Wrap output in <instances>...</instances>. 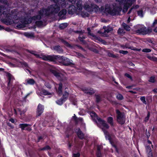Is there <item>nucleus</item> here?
Returning <instances> with one entry per match:
<instances>
[{
  "mask_svg": "<svg viewBox=\"0 0 157 157\" xmlns=\"http://www.w3.org/2000/svg\"><path fill=\"white\" fill-rule=\"evenodd\" d=\"M52 1L54 2L55 3L51 5V6H52L54 5H57L59 8V10H60V7L57 4V3H58V4L60 5L62 7H66V5L67 4V1L66 0H51ZM59 10L58 11H59Z\"/></svg>",
  "mask_w": 157,
  "mask_h": 157,
  "instance_id": "obj_10",
  "label": "nucleus"
},
{
  "mask_svg": "<svg viewBox=\"0 0 157 157\" xmlns=\"http://www.w3.org/2000/svg\"><path fill=\"white\" fill-rule=\"evenodd\" d=\"M76 132L77 133L78 136L80 139H82L84 138V135L81 131L79 128H77L76 129Z\"/></svg>",
  "mask_w": 157,
  "mask_h": 157,
  "instance_id": "obj_14",
  "label": "nucleus"
},
{
  "mask_svg": "<svg viewBox=\"0 0 157 157\" xmlns=\"http://www.w3.org/2000/svg\"><path fill=\"white\" fill-rule=\"evenodd\" d=\"M90 114L92 119L94 121H96L97 120H98V122L97 123V124L98 127H101V126L102 125L107 129L109 128V126L106 122L105 121L100 118L98 117L95 112H91L90 113Z\"/></svg>",
  "mask_w": 157,
  "mask_h": 157,
  "instance_id": "obj_3",
  "label": "nucleus"
},
{
  "mask_svg": "<svg viewBox=\"0 0 157 157\" xmlns=\"http://www.w3.org/2000/svg\"><path fill=\"white\" fill-rule=\"evenodd\" d=\"M19 127L21 128L22 130H24L25 128L27 127L29 125V124H19Z\"/></svg>",
  "mask_w": 157,
  "mask_h": 157,
  "instance_id": "obj_27",
  "label": "nucleus"
},
{
  "mask_svg": "<svg viewBox=\"0 0 157 157\" xmlns=\"http://www.w3.org/2000/svg\"><path fill=\"white\" fill-rule=\"evenodd\" d=\"M108 55L109 57H115V56L113 55L112 53H109L108 54Z\"/></svg>",
  "mask_w": 157,
  "mask_h": 157,
  "instance_id": "obj_54",
  "label": "nucleus"
},
{
  "mask_svg": "<svg viewBox=\"0 0 157 157\" xmlns=\"http://www.w3.org/2000/svg\"><path fill=\"white\" fill-rule=\"evenodd\" d=\"M51 149V147L48 145H46L45 147L40 149V150L41 151L42 150H50Z\"/></svg>",
  "mask_w": 157,
  "mask_h": 157,
  "instance_id": "obj_35",
  "label": "nucleus"
},
{
  "mask_svg": "<svg viewBox=\"0 0 157 157\" xmlns=\"http://www.w3.org/2000/svg\"><path fill=\"white\" fill-rule=\"evenodd\" d=\"M157 24V20H155L152 24V26L154 27Z\"/></svg>",
  "mask_w": 157,
  "mask_h": 157,
  "instance_id": "obj_48",
  "label": "nucleus"
},
{
  "mask_svg": "<svg viewBox=\"0 0 157 157\" xmlns=\"http://www.w3.org/2000/svg\"><path fill=\"white\" fill-rule=\"evenodd\" d=\"M125 76L126 77H127L128 78H130V79H132V78L131 76L128 74L126 73L125 74Z\"/></svg>",
  "mask_w": 157,
  "mask_h": 157,
  "instance_id": "obj_52",
  "label": "nucleus"
},
{
  "mask_svg": "<svg viewBox=\"0 0 157 157\" xmlns=\"http://www.w3.org/2000/svg\"><path fill=\"white\" fill-rule=\"evenodd\" d=\"M142 52H151V50L148 48H144L142 50Z\"/></svg>",
  "mask_w": 157,
  "mask_h": 157,
  "instance_id": "obj_42",
  "label": "nucleus"
},
{
  "mask_svg": "<svg viewBox=\"0 0 157 157\" xmlns=\"http://www.w3.org/2000/svg\"><path fill=\"white\" fill-rule=\"evenodd\" d=\"M7 124L10 127L12 128H13V126L11 124V123H10L9 122H7Z\"/></svg>",
  "mask_w": 157,
  "mask_h": 157,
  "instance_id": "obj_55",
  "label": "nucleus"
},
{
  "mask_svg": "<svg viewBox=\"0 0 157 157\" xmlns=\"http://www.w3.org/2000/svg\"><path fill=\"white\" fill-rule=\"evenodd\" d=\"M117 114V122L120 124H124L125 121V117L123 113L121 112L119 110L117 109L116 110Z\"/></svg>",
  "mask_w": 157,
  "mask_h": 157,
  "instance_id": "obj_6",
  "label": "nucleus"
},
{
  "mask_svg": "<svg viewBox=\"0 0 157 157\" xmlns=\"http://www.w3.org/2000/svg\"><path fill=\"white\" fill-rule=\"evenodd\" d=\"M62 84L61 83L59 84V87L58 89V93L59 94H62Z\"/></svg>",
  "mask_w": 157,
  "mask_h": 157,
  "instance_id": "obj_32",
  "label": "nucleus"
},
{
  "mask_svg": "<svg viewBox=\"0 0 157 157\" xmlns=\"http://www.w3.org/2000/svg\"><path fill=\"white\" fill-rule=\"evenodd\" d=\"M117 3L113 5V8L106 7L105 11L113 15H119L122 10L124 13L126 12L128 8L131 6L136 0H116Z\"/></svg>",
  "mask_w": 157,
  "mask_h": 157,
  "instance_id": "obj_1",
  "label": "nucleus"
},
{
  "mask_svg": "<svg viewBox=\"0 0 157 157\" xmlns=\"http://www.w3.org/2000/svg\"><path fill=\"white\" fill-rule=\"evenodd\" d=\"M78 37H79V38L83 39H85L86 38L85 36L83 35L82 36V37H81V34H80Z\"/></svg>",
  "mask_w": 157,
  "mask_h": 157,
  "instance_id": "obj_60",
  "label": "nucleus"
},
{
  "mask_svg": "<svg viewBox=\"0 0 157 157\" xmlns=\"http://www.w3.org/2000/svg\"><path fill=\"white\" fill-rule=\"evenodd\" d=\"M62 59L64 60V61L63 62L62 64L65 66H68L71 64H73V61L72 60H70L69 59L65 58L64 57L62 56Z\"/></svg>",
  "mask_w": 157,
  "mask_h": 157,
  "instance_id": "obj_12",
  "label": "nucleus"
},
{
  "mask_svg": "<svg viewBox=\"0 0 157 157\" xmlns=\"http://www.w3.org/2000/svg\"><path fill=\"white\" fill-rule=\"evenodd\" d=\"M52 48L53 49L56 50L59 53H60L63 52V50L59 45L54 46Z\"/></svg>",
  "mask_w": 157,
  "mask_h": 157,
  "instance_id": "obj_19",
  "label": "nucleus"
},
{
  "mask_svg": "<svg viewBox=\"0 0 157 157\" xmlns=\"http://www.w3.org/2000/svg\"><path fill=\"white\" fill-rule=\"evenodd\" d=\"M69 1L71 2L72 4H75L76 2V0H68Z\"/></svg>",
  "mask_w": 157,
  "mask_h": 157,
  "instance_id": "obj_53",
  "label": "nucleus"
},
{
  "mask_svg": "<svg viewBox=\"0 0 157 157\" xmlns=\"http://www.w3.org/2000/svg\"><path fill=\"white\" fill-rule=\"evenodd\" d=\"M107 121L112 126H113V119L112 117H108L107 118Z\"/></svg>",
  "mask_w": 157,
  "mask_h": 157,
  "instance_id": "obj_24",
  "label": "nucleus"
},
{
  "mask_svg": "<svg viewBox=\"0 0 157 157\" xmlns=\"http://www.w3.org/2000/svg\"><path fill=\"white\" fill-rule=\"evenodd\" d=\"M26 85H33L35 83V82L34 80L32 78H29L25 81Z\"/></svg>",
  "mask_w": 157,
  "mask_h": 157,
  "instance_id": "obj_17",
  "label": "nucleus"
},
{
  "mask_svg": "<svg viewBox=\"0 0 157 157\" xmlns=\"http://www.w3.org/2000/svg\"><path fill=\"white\" fill-rule=\"evenodd\" d=\"M61 41L63 43L67 46H68V47H71V45L68 42H66L65 40H61Z\"/></svg>",
  "mask_w": 157,
  "mask_h": 157,
  "instance_id": "obj_40",
  "label": "nucleus"
},
{
  "mask_svg": "<svg viewBox=\"0 0 157 157\" xmlns=\"http://www.w3.org/2000/svg\"><path fill=\"white\" fill-rule=\"evenodd\" d=\"M152 32V29L150 28H147L144 26H142L136 30V32L139 34L143 35L149 34Z\"/></svg>",
  "mask_w": 157,
  "mask_h": 157,
  "instance_id": "obj_7",
  "label": "nucleus"
},
{
  "mask_svg": "<svg viewBox=\"0 0 157 157\" xmlns=\"http://www.w3.org/2000/svg\"><path fill=\"white\" fill-rule=\"evenodd\" d=\"M59 10V7L56 5H54L50 6L47 9H41L38 12L37 15L32 17L31 19L32 21H36L35 23L36 25L40 26L43 25L42 21L37 20H40L44 16H48L51 13H57Z\"/></svg>",
  "mask_w": 157,
  "mask_h": 157,
  "instance_id": "obj_2",
  "label": "nucleus"
},
{
  "mask_svg": "<svg viewBox=\"0 0 157 157\" xmlns=\"http://www.w3.org/2000/svg\"><path fill=\"white\" fill-rule=\"evenodd\" d=\"M79 13L81 16L83 17H86L88 16V14L86 12L84 11L82 12L81 10L80 11Z\"/></svg>",
  "mask_w": 157,
  "mask_h": 157,
  "instance_id": "obj_30",
  "label": "nucleus"
},
{
  "mask_svg": "<svg viewBox=\"0 0 157 157\" xmlns=\"http://www.w3.org/2000/svg\"><path fill=\"white\" fill-rule=\"evenodd\" d=\"M121 47L124 49V48H128L131 49H132L131 47H129L127 45L125 44V45H122L121 46Z\"/></svg>",
  "mask_w": 157,
  "mask_h": 157,
  "instance_id": "obj_46",
  "label": "nucleus"
},
{
  "mask_svg": "<svg viewBox=\"0 0 157 157\" xmlns=\"http://www.w3.org/2000/svg\"><path fill=\"white\" fill-rule=\"evenodd\" d=\"M137 13L138 16H140L141 17H143V11L142 10H141L138 11L137 12Z\"/></svg>",
  "mask_w": 157,
  "mask_h": 157,
  "instance_id": "obj_38",
  "label": "nucleus"
},
{
  "mask_svg": "<svg viewBox=\"0 0 157 157\" xmlns=\"http://www.w3.org/2000/svg\"><path fill=\"white\" fill-rule=\"evenodd\" d=\"M66 13V10L65 9H63L59 13L58 16H61L63 15H65Z\"/></svg>",
  "mask_w": 157,
  "mask_h": 157,
  "instance_id": "obj_29",
  "label": "nucleus"
},
{
  "mask_svg": "<svg viewBox=\"0 0 157 157\" xmlns=\"http://www.w3.org/2000/svg\"><path fill=\"white\" fill-rule=\"evenodd\" d=\"M145 149L147 157H153L151 146L148 145L145 146Z\"/></svg>",
  "mask_w": 157,
  "mask_h": 157,
  "instance_id": "obj_13",
  "label": "nucleus"
},
{
  "mask_svg": "<svg viewBox=\"0 0 157 157\" xmlns=\"http://www.w3.org/2000/svg\"><path fill=\"white\" fill-rule=\"evenodd\" d=\"M96 98V102L98 103L101 100V98L100 96L99 95H95Z\"/></svg>",
  "mask_w": 157,
  "mask_h": 157,
  "instance_id": "obj_36",
  "label": "nucleus"
},
{
  "mask_svg": "<svg viewBox=\"0 0 157 157\" xmlns=\"http://www.w3.org/2000/svg\"><path fill=\"white\" fill-rule=\"evenodd\" d=\"M140 99L141 101L144 104L146 105L147 104V102L146 101H145V97L144 96L141 97L140 98Z\"/></svg>",
  "mask_w": 157,
  "mask_h": 157,
  "instance_id": "obj_37",
  "label": "nucleus"
},
{
  "mask_svg": "<svg viewBox=\"0 0 157 157\" xmlns=\"http://www.w3.org/2000/svg\"><path fill=\"white\" fill-rule=\"evenodd\" d=\"M103 28L105 30L103 34H105V35L106 34V33H108L113 30L112 28L109 26L106 27L105 26H104Z\"/></svg>",
  "mask_w": 157,
  "mask_h": 157,
  "instance_id": "obj_18",
  "label": "nucleus"
},
{
  "mask_svg": "<svg viewBox=\"0 0 157 157\" xmlns=\"http://www.w3.org/2000/svg\"><path fill=\"white\" fill-rule=\"evenodd\" d=\"M153 57L151 56H147V58L148 59H150L151 60H152Z\"/></svg>",
  "mask_w": 157,
  "mask_h": 157,
  "instance_id": "obj_64",
  "label": "nucleus"
},
{
  "mask_svg": "<svg viewBox=\"0 0 157 157\" xmlns=\"http://www.w3.org/2000/svg\"><path fill=\"white\" fill-rule=\"evenodd\" d=\"M82 1L80 0L78 1L76 3L77 9L79 11L81 10L82 9Z\"/></svg>",
  "mask_w": 157,
  "mask_h": 157,
  "instance_id": "obj_20",
  "label": "nucleus"
},
{
  "mask_svg": "<svg viewBox=\"0 0 157 157\" xmlns=\"http://www.w3.org/2000/svg\"><path fill=\"white\" fill-rule=\"evenodd\" d=\"M83 90L85 93L90 95L92 94L95 93V91L92 88H84L83 89Z\"/></svg>",
  "mask_w": 157,
  "mask_h": 157,
  "instance_id": "obj_15",
  "label": "nucleus"
},
{
  "mask_svg": "<svg viewBox=\"0 0 157 157\" xmlns=\"http://www.w3.org/2000/svg\"><path fill=\"white\" fill-rule=\"evenodd\" d=\"M5 9V7L3 6H0V16L2 14H4V11L3 10Z\"/></svg>",
  "mask_w": 157,
  "mask_h": 157,
  "instance_id": "obj_33",
  "label": "nucleus"
},
{
  "mask_svg": "<svg viewBox=\"0 0 157 157\" xmlns=\"http://www.w3.org/2000/svg\"><path fill=\"white\" fill-rule=\"evenodd\" d=\"M44 106L40 104H39L37 108L36 117L40 116L43 112Z\"/></svg>",
  "mask_w": 157,
  "mask_h": 157,
  "instance_id": "obj_11",
  "label": "nucleus"
},
{
  "mask_svg": "<svg viewBox=\"0 0 157 157\" xmlns=\"http://www.w3.org/2000/svg\"><path fill=\"white\" fill-rule=\"evenodd\" d=\"M9 121L12 123H14V120L13 118H11L10 119Z\"/></svg>",
  "mask_w": 157,
  "mask_h": 157,
  "instance_id": "obj_63",
  "label": "nucleus"
},
{
  "mask_svg": "<svg viewBox=\"0 0 157 157\" xmlns=\"http://www.w3.org/2000/svg\"><path fill=\"white\" fill-rule=\"evenodd\" d=\"M68 94H69L68 92H65V94L63 95V98L64 100V98H67Z\"/></svg>",
  "mask_w": 157,
  "mask_h": 157,
  "instance_id": "obj_43",
  "label": "nucleus"
},
{
  "mask_svg": "<svg viewBox=\"0 0 157 157\" xmlns=\"http://www.w3.org/2000/svg\"><path fill=\"white\" fill-rule=\"evenodd\" d=\"M65 100L63 99V98H61L59 100H58L56 101V103L59 105H62L63 103V101H64Z\"/></svg>",
  "mask_w": 157,
  "mask_h": 157,
  "instance_id": "obj_31",
  "label": "nucleus"
},
{
  "mask_svg": "<svg viewBox=\"0 0 157 157\" xmlns=\"http://www.w3.org/2000/svg\"><path fill=\"white\" fill-rule=\"evenodd\" d=\"M147 142H148V143L149 144V145H150L151 144V146L153 148V145L152 144H151V141H150V140H148L147 141Z\"/></svg>",
  "mask_w": 157,
  "mask_h": 157,
  "instance_id": "obj_62",
  "label": "nucleus"
},
{
  "mask_svg": "<svg viewBox=\"0 0 157 157\" xmlns=\"http://www.w3.org/2000/svg\"><path fill=\"white\" fill-rule=\"evenodd\" d=\"M119 52L120 53L124 55H126L128 53V52L127 51L124 50H120Z\"/></svg>",
  "mask_w": 157,
  "mask_h": 157,
  "instance_id": "obj_41",
  "label": "nucleus"
},
{
  "mask_svg": "<svg viewBox=\"0 0 157 157\" xmlns=\"http://www.w3.org/2000/svg\"><path fill=\"white\" fill-rule=\"evenodd\" d=\"M80 154L79 153L74 154L73 155V157H79Z\"/></svg>",
  "mask_w": 157,
  "mask_h": 157,
  "instance_id": "obj_49",
  "label": "nucleus"
},
{
  "mask_svg": "<svg viewBox=\"0 0 157 157\" xmlns=\"http://www.w3.org/2000/svg\"><path fill=\"white\" fill-rule=\"evenodd\" d=\"M31 53L34 55L36 57L40 58L44 60H49L52 61L54 60V58L52 56L50 55H44L43 54H41L40 55L36 53V52L31 51L29 52Z\"/></svg>",
  "mask_w": 157,
  "mask_h": 157,
  "instance_id": "obj_4",
  "label": "nucleus"
},
{
  "mask_svg": "<svg viewBox=\"0 0 157 157\" xmlns=\"http://www.w3.org/2000/svg\"><path fill=\"white\" fill-rule=\"evenodd\" d=\"M123 27L124 29L127 31H129L130 30V27L128 25H127L124 23H123L122 24Z\"/></svg>",
  "mask_w": 157,
  "mask_h": 157,
  "instance_id": "obj_26",
  "label": "nucleus"
},
{
  "mask_svg": "<svg viewBox=\"0 0 157 157\" xmlns=\"http://www.w3.org/2000/svg\"><path fill=\"white\" fill-rule=\"evenodd\" d=\"M45 86L48 88L50 89L51 87V85L48 82H46L45 83Z\"/></svg>",
  "mask_w": 157,
  "mask_h": 157,
  "instance_id": "obj_45",
  "label": "nucleus"
},
{
  "mask_svg": "<svg viewBox=\"0 0 157 157\" xmlns=\"http://www.w3.org/2000/svg\"><path fill=\"white\" fill-rule=\"evenodd\" d=\"M116 97L117 99L119 100H122L123 99V96L120 94H118L116 95Z\"/></svg>",
  "mask_w": 157,
  "mask_h": 157,
  "instance_id": "obj_34",
  "label": "nucleus"
},
{
  "mask_svg": "<svg viewBox=\"0 0 157 157\" xmlns=\"http://www.w3.org/2000/svg\"><path fill=\"white\" fill-rule=\"evenodd\" d=\"M7 76L8 77V80L9 82L8 83V85L14 79V78L13 77L10 73H8L7 74Z\"/></svg>",
  "mask_w": 157,
  "mask_h": 157,
  "instance_id": "obj_21",
  "label": "nucleus"
},
{
  "mask_svg": "<svg viewBox=\"0 0 157 157\" xmlns=\"http://www.w3.org/2000/svg\"><path fill=\"white\" fill-rule=\"evenodd\" d=\"M67 23H63L59 25V27L60 29H63L65 28L67 26Z\"/></svg>",
  "mask_w": 157,
  "mask_h": 157,
  "instance_id": "obj_28",
  "label": "nucleus"
},
{
  "mask_svg": "<svg viewBox=\"0 0 157 157\" xmlns=\"http://www.w3.org/2000/svg\"><path fill=\"white\" fill-rule=\"evenodd\" d=\"M149 81L150 82H155V77H151Z\"/></svg>",
  "mask_w": 157,
  "mask_h": 157,
  "instance_id": "obj_44",
  "label": "nucleus"
},
{
  "mask_svg": "<svg viewBox=\"0 0 157 157\" xmlns=\"http://www.w3.org/2000/svg\"><path fill=\"white\" fill-rule=\"evenodd\" d=\"M78 38L79 39V40L80 41H81L83 43H85V41L83 40V39L79 38V37H78Z\"/></svg>",
  "mask_w": 157,
  "mask_h": 157,
  "instance_id": "obj_57",
  "label": "nucleus"
},
{
  "mask_svg": "<svg viewBox=\"0 0 157 157\" xmlns=\"http://www.w3.org/2000/svg\"><path fill=\"white\" fill-rule=\"evenodd\" d=\"M123 31L124 30L123 29L119 28L117 31V33H118L121 34L123 33Z\"/></svg>",
  "mask_w": 157,
  "mask_h": 157,
  "instance_id": "obj_47",
  "label": "nucleus"
},
{
  "mask_svg": "<svg viewBox=\"0 0 157 157\" xmlns=\"http://www.w3.org/2000/svg\"><path fill=\"white\" fill-rule=\"evenodd\" d=\"M0 2L4 4H6L7 3V1L6 0H0Z\"/></svg>",
  "mask_w": 157,
  "mask_h": 157,
  "instance_id": "obj_56",
  "label": "nucleus"
},
{
  "mask_svg": "<svg viewBox=\"0 0 157 157\" xmlns=\"http://www.w3.org/2000/svg\"><path fill=\"white\" fill-rule=\"evenodd\" d=\"M100 128H101L102 130L103 131L105 135V137L106 138V139H107L108 140H109V141L110 143V144L112 145V146L115 149V150L116 151L118 152L117 149V147L114 144H113V143L111 141V136L109 135L108 132H107V131H106L105 129V128L106 129L105 127H104L102 126V125L101 126V127H100Z\"/></svg>",
  "mask_w": 157,
  "mask_h": 157,
  "instance_id": "obj_8",
  "label": "nucleus"
},
{
  "mask_svg": "<svg viewBox=\"0 0 157 157\" xmlns=\"http://www.w3.org/2000/svg\"><path fill=\"white\" fill-rule=\"evenodd\" d=\"M101 147V146L100 145H98L97 146V151L96 153L97 157H102L100 152Z\"/></svg>",
  "mask_w": 157,
  "mask_h": 157,
  "instance_id": "obj_22",
  "label": "nucleus"
},
{
  "mask_svg": "<svg viewBox=\"0 0 157 157\" xmlns=\"http://www.w3.org/2000/svg\"><path fill=\"white\" fill-rule=\"evenodd\" d=\"M76 11V9L74 6L72 5L69 6L68 11V13L69 14H73Z\"/></svg>",
  "mask_w": 157,
  "mask_h": 157,
  "instance_id": "obj_16",
  "label": "nucleus"
},
{
  "mask_svg": "<svg viewBox=\"0 0 157 157\" xmlns=\"http://www.w3.org/2000/svg\"><path fill=\"white\" fill-rule=\"evenodd\" d=\"M40 93L44 95H48L52 94V93L49 92L44 89H42Z\"/></svg>",
  "mask_w": 157,
  "mask_h": 157,
  "instance_id": "obj_23",
  "label": "nucleus"
},
{
  "mask_svg": "<svg viewBox=\"0 0 157 157\" xmlns=\"http://www.w3.org/2000/svg\"><path fill=\"white\" fill-rule=\"evenodd\" d=\"M25 35L27 36H32V34L28 33H25Z\"/></svg>",
  "mask_w": 157,
  "mask_h": 157,
  "instance_id": "obj_61",
  "label": "nucleus"
},
{
  "mask_svg": "<svg viewBox=\"0 0 157 157\" xmlns=\"http://www.w3.org/2000/svg\"><path fill=\"white\" fill-rule=\"evenodd\" d=\"M139 6L138 5H136L135 6H133L132 7V8H133V9H136L139 8Z\"/></svg>",
  "mask_w": 157,
  "mask_h": 157,
  "instance_id": "obj_58",
  "label": "nucleus"
},
{
  "mask_svg": "<svg viewBox=\"0 0 157 157\" xmlns=\"http://www.w3.org/2000/svg\"><path fill=\"white\" fill-rule=\"evenodd\" d=\"M76 33H78L79 34V35L80 34H81V37H82V36H83L82 35V34L84 32L82 31H77L75 32Z\"/></svg>",
  "mask_w": 157,
  "mask_h": 157,
  "instance_id": "obj_50",
  "label": "nucleus"
},
{
  "mask_svg": "<svg viewBox=\"0 0 157 157\" xmlns=\"http://www.w3.org/2000/svg\"><path fill=\"white\" fill-rule=\"evenodd\" d=\"M150 116V113L149 112H148L147 114V117L145 118L144 121L146 122H147L149 120Z\"/></svg>",
  "mask_w": 157,
  "mask_h": 157,
  "instance_id": "obj_39",
  "label": "nucleus"
},
{
  "mask_svg": "<svg viewBox=\"0 0 157 157\" xmlns=\"http://www.w3.org/2000/svg\"><path fill=\"white\" fill-rule=\"evenodd\" d=\"M152 60L154 61H157V58L153 57Z\"/></svg>",
  "mask_w": 157,
  "mask_h": 157,
  "instance_id": "obj_59",
  "label": "nucleus"
},
{
  "mask_svg": "<svg viewBox=\"0 0 157 157\" xmlns=\"http://www.w3.org/2000/svg\"><path fill=\"white\" fill-rule=\"evenodd\" d=\"M88 34L91 36L94 37L96 40H98L100 41H101L102 40V39L100 38L96 37L93 33H91L90 31L88 32Z\"/></svg>",
  "mask_w": 157,
  "mask_h": 157,
  "instance_id": "obj_25",
  "label": "nucleus"
},
{
  "mask_svg": "<svg viewBox=\"0 0 157 157\" xmlns=\"http://www.w3.org/2000/svg\"><path fill=\"white\" fill-rule=\"evenodd\" d=\"M98 7L94 4H91L90 6L87 4H85L84 6V9L88 12H92L94 11H95L97 9Z\"/></svg>",
  "mask_w": 157,
  "mask_h": 157,
  "instance_id": "obj_9",
  "label": "nucleus"
},
{
  "mask_svg": "<svg viewBox=\"0 0 157 157\" xmlns=\"http://www.w3.org/2000/svg\"><path fill=\"white\" fill-rule=\"evenodd\" d=\"M51 72L60 81H64L67 79L66 74L59 73L53 70H51Z\"/></svg>",
  "mask_w": 157,
  "mask_h": 157,
  "instance_id": "obj_5",
  "label": "nucleus"
},
{
  "mask_svg": "<svg viewBox=\"0 0 157 157\" xmlns=\"http://www.w3.org/2000/svg\"><path fill=\"white\" fill-rule=\"evenodd\" d=\"M17 27L18 28H24V25H23L20 24V25H17Z\"/></svg>",
  "mask_w": 157,
  "mask_h": 157,
  "instance_id": "obj_51",
  "label": "nucleus"
}]
</instances>
